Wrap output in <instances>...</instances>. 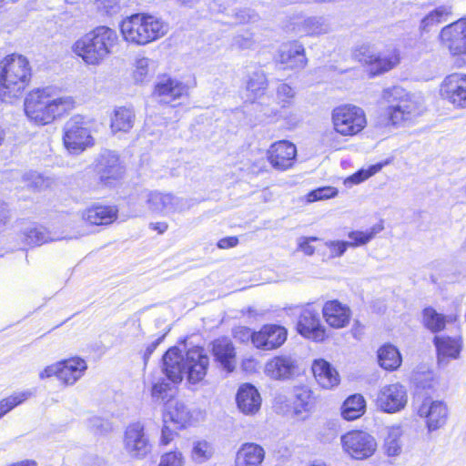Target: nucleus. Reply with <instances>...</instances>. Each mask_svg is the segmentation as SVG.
Masks as SVG:
<instances>
[{
    "label": "nucleus",
    "mask_w": 466,
    "mask_h": 466,
    "mask_svg": "<svg viewBox=\"0 0 466 466\" xmlns=\"http://www.w3.org/2000/svg\"><path fill=\"white\" fill-rule=\"evenodd\" d=\"M209 358L203 348L188 350L184 358L178 348H170L163 356V371L173 383H180L187 373V381L197 384L207 375Z\"/></svg>",
    "instance_id": "nucleus-1"
},
{
    "label": "nucleus",
    "mask_w": 466,
    "mask_h": 466,
    "mask_svg": "<svg viewBox=\"0 0 466 466\" xmlns=\"http://www.w3.org/2000/svg\"><path fill=\"white\" fill-rule=\"evenodd\" d=\"M75 100L69 96H57L52 87L31 91L25 99V112L36 125L45 126L72 110Z\"/></svg>",
    "instance_id": "nucleus-2"
},
{
    "label": "nucleus",
    "mask_w": 466,
    "mask_h": 466,
    "mask_svg": "<svg viewBox=\"0 0 466 466\" xmlns=\"http://www.w3.org/2000/svg\"><path fill=\"white\" fill-rule=\"evenodd\" d=\"M31 78L29 61L12 54L0 61V99L11 103L20 97Z\"/></svg>",
    "instance_id": "nucleus-3"
},
{
    "label": "nucleus",
    "mask_w": 466,
    "mask_h": 466,
    "mask_svg": "<svg viewBox=\"0 0 466 466\" xmlns=\"http://www.w3.org/2000/svg\"><path fill=\"white\" fill-rule=\"evenodd\" d=\"M117 41L115 30L101 25L76 41L72 49L87 65L97 66L112 53Z\"/></svg>",
    "instance_id": "nucleus-4"
},
{
    "label": "nucleus",
    "mask_w": 466,
    "mask_h": 466,
    "mask_svg": "<svg viewBox=\"0 0 466 466\" xmlns=\"http://www.w3.org/2000/svg\"><path fill=\"white\" fill-rule=\"evenodd\" d=\"M124 39L131 44L145 46L163 37L167 25L158 16L148 13H137L125 18L120 25Z\"/></svg>",
    "instance_id": "nucleus-5"
},
{
    "label": "nucleus",
    "mask_w": 466,
    "mask_h": 466,
    "mask_svg": "<svg viewBox=\"0 0 466 466\" xmlns=\"http://www.w3.org/2000/svg\"><path fill=\"white\" fill-rule=\"evenodd\" d=\"M381 98L387 104L385 116L393 126L410 122L421 114L420 106L414 96L400 86L383 89Z\"/></svg>",
    "instance_id": "nucleus-6"
},
{
    "label": "nucleus",
    "mask_w": 466,
    "mask_h": 466,
    "mask_svg": "<svg viewBox=\"0 0 466 466\" xmlns=\"http://www.w3.org/2000/svg\"><path fill=\"white\" fill-rule=\"evenodd\" d=\"M354 56L360 62L369 65L373 75L386 73L396 67L400 61V52L393 46L376 52L371 46L363 45L355 50Z\"/></svg>",
    "instance_id": "nucleus-7"
},
{
    "label": "nucleus",
    "mask_w": 466,
    "mask_h": 466,
    "mask_svg": "<svg viewBox=\"0 0 466 466\" xmlns=\"http://www.w3.org/2000/svg\"><path fill=\"white\" fill-rule=\"evenodd\" d=\"M63 131V143L70 154L79 155L94 145L88 124L81 116L71 117Z\"/></svg>",
    "instance_id": "nucleus-8"
},
{
    "label": "nucleus",
    "mask_w": 466,
    "mask_h": 466,
    "mask_svg": "<svg viewBox=\"0 0 466 466\" xmlns=\"http://www.w3.org/2000/svg\"><path fill=\"white\" fill-rule=\"evenodd\" d=\"M331 119L334 130L341 136H355L364 129L367 124L362 108L346 105L333 109Z\"/></svg>",
    "instance_id": "nucleus-9"
},
{
    "label": "nucleus",
    "mask_w": 466,
    "mask_h": 466,
    "mask_svg": "<svg viewBox=\"0 0 466 466\" xmlns=\"http://www.w3.org/2000/svg\"><path fill=\"white\" fill-rule=\"evenodd\" d=\"M343 451L354 460L371 457L377 450V441L370 433L363 431H351L340 437Z\"/></svg>",
    "instance_id": "nucleus-10"
},
{
    "label": "nucleus",
    "mask_w": 466,
    "mask_h": 466,
    "mask_svg": "<svg viewBox=\"0 0 466 466\" xmlns=\"http://www.w3.org/2000/svg\"><path fill=\"white\" fill-rule=\"evenodd\" d=\"M96 170L99 182L106 187H116L123 178L125 167L116 153L105 150L96 159Z\"/></svg>",
    "instance_id": "nucleus-11"
},
{
    "label": "nucleus",
    "mask_w": 466,
    "mask_h": 466,
    "mask_svg": "<svg viewBox=\"0 0 466 466\" xmlns=\"http://www.w3.org/2000/svg\"><path fill=\"white\" fill-rule=\"evenodd\" d=\"M375 402L377 408L383 412H399L408 402L406 389L400 383L385 385L379 390Z\"/></svg>",
    "instance_id": "nucleus-12"
},
{
    "label": "nucleus",
    "mask_w": 466,
    "mask_h": 466,
    "mask_svg": "<svg viewBox=\"0 0 466 466\" xmlns=\"http://www.w3.org/2000/svg\"><path fill=\"white\" fill-rule=\"evenodd\" d=\"M441 96L458 108H466V74L447 76L440 86Z\"/></svg>",
    "instance_id": "nucleus-13"
},
{
    "label": "nucleus",
    "mask_w": 466,
    "mask_h": 466,
    "mask_svg": "<svg viewBox=\"0 0 466 466\" xmlns=\"http://www.w3.org/2000/svg\"><path fill=\"white\" fill-rule=\"evenodd\" d=\"M264 373L275 380H289L300 373L298 360L291 355H279L268 360Z\"/></svg>",
    "instance_id": "nucleus-14"
},
{
    "label": "nucleus",
    "mask_w": 466,
    "mask_h": 466,
    "mask_svg": "<svg viewBox=\"0 0 466 466\" xmlns=\"http://www.w3.org/2000/svg\"><path fill=\"white\" fill-rule=\"evenodd\" d=\"M298 330L305 338L315 341H323L326 337L325 328L320 322L319 309L308 304L300 311Z\"/></svg>",
    "instance_id": "nucleus-15"
},
{
    "label": "nucleus",
    "mask_w": 466,
    "mask_h": 466,
    "mask_svg": "<svg viewBox=\"0 0 466 466\" xmlns=\"http://www.w3.org/2000/svg\"><path fill=\"white\" fill-rule=\"evenodd\" d=\"M417 414L425 419L426 427L431 432L446 424L449 410L443 401L425 399L417 408Z\"/></svg>",
    "instance_id": "nucleus-16"
},
{
    "label": "nucleus",
    "mask_w": 466,
    "mask_h": 466,
    "mask_svg": "<svg viewBox=\"0 0 466 466\" xmlns=\"http://www.w3.org/2000/svg\"><path fill=\"white\" fill-rule=\"evenodd\" d=\"M440 38L452 56L466 55V20L460 19L443 27Z\"/></svg>",
    "instance_id": "nucleus-17"
},
{
    "label": "nucleus",
    "mask_w": 466,
    "mask_h": 466,
    "mask_svg": "<svg viewBox=\"0 0 466 466\" xmlns=\"http://www.w3.org/2000/svg\"><path fill=\"white\" fill-rule=\"evenodd\" d=\"M253 345L262 350L279 348L287 339V330L279 325H264L258 331L251 333Z\"/></svg>",
    "instance_id": "nucleus-18"
},
{
    "label": "nucleus",
    "mask_w": 466,
    "mask_h": 466,
    "mask_svg": "<svg viewBox=\"0 0 466 466\" xmlns=\"http://www.w3.org/2000/svg\"><path fill=\"white\" fill-rule=\"evenodd\" d=\"M146 203L150 211L163 215L181 212L187 208L182 198L158 191L147 192L146 194Z\"/></svg>",
    "instance_id": "nucleus-19"
},
{
    "label": "nucleus",
    "mask_w": 466,
    "mask_h": 466,
    "mask_svg": "<svg viewBox=\"0 0 466 466\" xmlns=\"http://www.w3.org/2000/svg\"><path fill=\"white\" fill-rule=\"evenodd\" d=\"M125 449L132 456L145 457L150 451V445L144 433V427L140 423L129 425L125 432Z\"/></svg>",
    "instance_id": "nucleus-20"
},
{
    "label": "nucleus",
    "mask_w": 466,
    "mask_h": 466,
    "mask_svg": "<svg viewBox=\"0 0 466 466\" xmlns=\"http://www.w3.org/2000/svg\"><path fill=\"white\" fill-rule=\"evenodd\" d=\"M188 88L181 81L169 76L160 77L154 89V95L159 102L170 104L183 96L187 95Z\"/></svg>",
    "instance_id": "nucleus-21"
},
{
    "label": "nucleus",
    "mask_w": 466,
    "mask_h": 466,
    "mask_svg": "<svg viewBox=\"0 0 466 466\" xmlns=\"http://www.w3.org/2000/svg\"><path fill=\"white\" fill-rule=\"evenodd\" d=\"M297 149L292 143L282 140L274 143L268 150V160L277 169L286 170L292 167Z\"/></svg>",
    "instance_id": "nucleus-22"
},
{
    "label": "nucleus",
    "mask_w": 466,
    "mask_h": 466,
    "mask_svg": "<svg viewBox=\"0 0 466 466\" xmlns=\"http://www.w3.org/2000/svg\"><path fill=\"white\" fill-rule=\"evenodd\" d=\"M238 410L245 415L256 414L261 407V397L253 385L245 383L238 388L236 396Z\"/></svg>",
    "instance_id": "nucleus-23"
},
{
    "label": "nucleus",
    "mask_w": 466,
    "mask_h": 466,
    "mask_svg": "<svg viewBox=\"0 0 466 466\" xmlns=\"http://www.w3.org/2000/svg\"><path fill=\"white\" fill-rule=\"evenodd\" d=\"M434 344L438 354V363L445 366L451 360L460 356L462 341L460 336L451 338L447 336H435Z\"/></svg>",
    "instance_id": "nucleus-24"
},
{
    "label": "nucleus",
    "mask_w": 466,
    "mask_h": 466,
    "mask_svg": "<svg viewBox=\"0 0 466 466\" xmlns=\"http://www.w3.org/2000/svg\"><path fill=\"white\" fill-rule=\"evenodd\" d=\"M322 313L326 322L335 329L345 327L350 319L349 307L338 300L327 301L322 308Z\"/></svg>",
    "instance_id": "nucleus-25"
},
{
    "label": "nucleus",
    "mask_w": 466,
    "mask_h": 466,
    "mask_svg": "<svg viewBox=\"0 0 466 466\" xmlns=\"http://www.w3.org/2000/svg\"><path fill=\"white\" fill-rule=\"evenodd\" d=\"M265 450L254 442L243 443L238 450L234 466H262Z\"/></svg>",
    "instance_id": "nucleus-26"
},
{
    "label": "nucleus",
    "mask_w": 466,
    "mask_h": 466,
    "mask_svg": "<svg viewBox=\"0 0 466 466\" xmlns=\"http://www.w3.org/2000/svg\"><path fill=\"white\" fill-rule=\"evenodd\" d=\"M118 215L116 206H93L82 213L84 221L96 226H106L112 224Z\"/></svg>",
    "instance_id": "nucleus-27"
},
{
    "label": "nucleus",
    "mask_w": 466,
    "mask_h": 466,
    "mask_svg": "<svg viewBox=\"0 0 466 466\" xmlns=\"http://www.w3.org/2000/svg\"><path fill=\"white\" fill-rule=\"evenodd\" d=\"M59 380L66 385L75 384L87 369L86 362L80 358L59 361Z\"/></svg>",
    "instance_id": "nucleus-28"
},
{
    "label": "nucleus",
    "mask_w": 466,
    "mask_h": 466,
    "mask_svg": "<svg viewBox=\"0 0 466 466\" xmlns=\"http://www.w3.org/2000/svg\"><path fill=\"white\" fill-rule=\"evenodd\" d=\"M279 62L287 68H303L307 63L303 46L297 42L284 45L279 51Z\"/></svg>",
    "instance_id": "nucleus-29"
},
{
    "label": "nucleus",
    "mask_w": 466,
    "mask_h": 466,
    "mask_svg": "<svg viewBox=\"0 0 466 466\" xmlns=\"http://www.w3.org/2000/svg\"><path fill=\"white\" fill-rule=\"evenodd\" d=\"M212 352L220 366L230 372L235 368V349L230 339L220 338L213 341Z\"/></svg>",
    "instance_id": "nucleus-30"
},
{
    "label": "nucleus",
    "mask_w": 466,
    "mask_h": 466,
    "mask_svg": "<svg viewBox=\"0 0 466 466\" xmlns=\"http://www.w3.org/2000/svg\"><path fill=\"white\" fill-rule=\"evenodd\" d=\"M190 420V413L185 404L177 400H169L163 413L165 424L172 422L177 429L184 428Z\"/></svg>",
    "instance_id": "nucleus-31"
},
{
    "label": "nucleus",
    "mask_w": 466,
    "mask_h": 466,
    "mask_svg": "<svg viewBox=\"0 0 466 466\" xmlns=\"http://www.w3.org/2000/svg\"><path fill=\"white\" fill-rule=\"evenodd\" d=\"M316 400L312 390L307 386H295L292 393V406L297 416L309 414L315 408Z\"/></svg>",
    "instance_id": "nucleus-32"
},
{
    "label": "nucleus",
    "mask_w": 466,
    "mask_h": 466,
    "mask_svg": "<svg viewBox=\"0 0 466 466\" xmlns=\"http://www.w3.org/2000/svg\"><path fill=\"white\" fill-rule=\"evenodd\" d=\"M312 372L318 383L324 389H331L339 382L337 370L322 359L314 360Z\"/></svg>",
    "instance_id": "nucleus-33"
},
{
    "label": "nucleus",
    "mask_w": 466,
    "mask_h": 466,
    "mask_svg": "<svg viewBox=\"0 0 466 466\" xmlns=\"http://www.w3.org/2000/svg\"><path fill=\"white\" fill-rule=\"evenodd\" d=\"M135 114L132 109L121 106L114 110L110 127L112 132H128L134 126Z\"/></svg>",
    "instance_id": "nucleus-34"
},
{
    "label": "nucleus",
    "mask_w": 466,
    "mask_h": 466,
    "mask_svg": "<svg viewBox=\"0 0 466 466\" xmlns=\"http://www.w3.org/2000/svg\"><path fill=\"white\" fill-rule=\"evenodd\" d=\"M378 360L380 366L386 370H395L402 362L399 350L391 344H385L379 349Z\"/></svg>",
    "instance_id": "nucleus-35"
},
{
    "label": "nucleus",
    "mask_w": 466,
    "mask_h": 466,
    "mask_svg": "<svg viewBox=\"0 0 466 466\" xmlns=\"http://www.w3.org/2000/svg\"><path fill=\"white\" fill-rule=\"evenodd\" d=\"M403 429L400 425H394L387 429L384 441V449L389 456H398L402 450L401 437Z\"/></svg>",
    "instance_id": "nucleus-36"
},
{
    "label": "nucleus",
    "mask_w": 466,
    "mask_h": 466,
    "mask_svg": "<svg viewBox=\"0 0 466 466\" xmlns=\"http://www.w3.org/2000/svg\"><path fill=\"white\" fill-rule=\"evenodd\" d=\"M365 400L360 394L349 397L343 403L341 415L347 420H353L364 413Z\"/></svg>",
    "instance_id": "nucleus-37"
},
{
    "label": "nucleus",
    "mask_w": 466,
    "mask_h": 466,
    "mask_svg": "<svg viewBox=\"0 0 466 466\" xmlns=\"http://www.w3.org/2000/svg\"><path fill=\"white\" fill-rule=\"evenodd\" d=\"M155 73V63L148 57H137L134 64L133 78L137 83L148 80Z\"/></svg>",
    "instance_id": "nucleus-38"
},
{
    "label": "nucleus",
    "mask_w": 466,
    "mask_h": 466,
    "mask_svg": "<svg viewBox=\"0 0 466 466\" xmlns=\"http://www.w3.org/2000/svg\"><path fill=\"white\" fill-rule=\"evenodd\" d=\"M451 15V7L441 5L430 12L420 22V28L422 31H430L431 27L440 23L446 22Z\"/></svg>",
    "instance_id": "nucleus-39"
},
{
    "label": "nucleus",
    "mask_w": 466,
    "mask_h": 466,
    "mask_svg": "<svg viewBox=\"0 0 466 466\" xmlns=\"http://www.w3.org/2000/svg\"><path fill=\"white\" fill-rule=\"evenodd\" d=\"M299 30L308 35L326 34L329 31V25L323 17L312 16L306 18Z\"/></svg>",
    "instance_id": "nucleus-40"
},
{
    "label": "nucleus",
    "mask_w": 466,
    "mask_h": 466,
    "mask_svg": "<svg viewBox=\"0 0 466 466\" xmlns=\"http://www.w3.org/2000/svg\"><path fill=\"white\" fill-rule=\"evenodd\" d=\"M268 87V79L262 70L254 71L247 81V90L256 98L260 96Z\"/></svg>",
    "instance_id": "nucleus-41"
},
{
    "label": "nucleus",
    "mask_w": 466,
    "mask_h": 466,
    "mask_svg": "<svg viewBox=\"0 0 466 466\" xmlns=\"http://www.w3.org/2000/svg\"><path fill=\"white\" fill-rule=\"evenodd\" d=\"M33 395L30 390L15 392L12 395L0 400V418L20 405Z\"/></svg>",
    "instance_id": "nucleus-42"
},
{
    "label": "nucleus",
    "mask_w": 466,
    "mask_h": 466,
    "mask_svg": "<svg viewBox=\"0 0 466 466\" xmlns=\"http://www.w3.org/2000/svg\"><path fill=\"white\" fill-rule=\"evenodd\" d=\"M50 239L49 233L42 227H32L23 232V240L29 246H39Z\"/></svg>",
    "instance_id": "nucleus-43"
},
{
    "label": "nucleus",
    "mask_w": 466,
    "mask_h": 466,
    "mask_svg": "<svg viewBox=\"0 0 466 466\" xmlns=\"http://www.w3.org/2000/svg\"><path fill=\"white\" fill-rule=\"evenodd\" d=\"M423 323L431 332H438L445 327L446 318L433 308H426L423 310Z\"/></svg>",
    "instance_id": "nucleus-44"
},
{
    "label": "nucleus",
    "mask_w": 466,
    "mask_h": 466,
    "mask_svg": "<svg viewBox=\"0 0 466 466\" xmlns=\"http://www.w3.org/2000/svg\"><path fill=\"white\" fill-rule=\"evenodd\" d=\"M381 230V228L372 227L366 231L352 230L349 232L348 237L350 241H348L350 248H356L368 244L375 236Z\"/></svg>",
    "instance_id": "nucleus-45"
},
{
    "label": "nucleus",
    "mask_w": 466,
    "mask_h": 466,
    "mask_svg": "<svg viewBox=\"0 0 466 466\" xmlns=\"http://www.w3.org/2000/svg\"><path fill=\"white\" fill-rule=\"evenodd\" d=\"M214 453L213 447L206 441H198L193 443L191 459L196 463H203L209 460Z\"/></svg>",
    "instance_id": "nucleus-46"
},
{
    "label": "nucleus",
    "mask_w": 466,
    "mask_h": 466,
    "mask_svg": "<svg viewBox=\"0 0 466 466\" xmlns=\"http://www.w3.org/2000/svg\"><path fill=\"white\" fill-rule=\"evenodd\" d=\"M176 394V388L161 380L153 384L151 389L152 399L156 401L172 400Z\"/></svg>",
    "instance_id": "nucleus-47"
},
{
    "label": "nucleus",
    "mask_w": 466,
    "mask_h": 466,
    "mask_svg": "<svg viewBox=\"0 0 466 466\" xmlns=\"http://www.w3.org/2000/svg\"><path fill=\"white\" fill-rule=\"evenodd\" d=\"M381 167L382 166L380 164H376V165H372V166L369 167L366 169L361 168L359 171H357L356 173H354L352 176L347 177L345 180V184L346 185L360 184V183L365 181L366 179H368L369 177H370L371 176H373L374 174H376L377 172H379L381 169Z\"/></svg>",
    "instance_id": "nucleus-48"
},
{
    "label": "nucleus",
    "mask_w": 466,
    "mask_h": 466,
    "mask_svg": "<svg viewBox=\"0 0 466 466\" xmlns=\"http://www.w3.org/2000/svg\"><path fill=\"white\" fill-rule=\"evenodd\" d=\"M295 97L294 89L286 83H281L277 87V99L282 108L288 107L292 104Z\"/></svg>",
    "instance_id": "nucleus-49"
},
{
    "label": "nucleus",
    "mask_w": 466,
    "mask_h": 466,
    "mask_svg": "<svg viewBox=\"0 0 466 466\" xmlns=\"http://www.w3.org/2000/svg\"><path fill=\"white\" fill-rule=\"evenodd\" d=\"M338 191L332 187H319L307 194L306 198L309 203L333 198L337 195Z\"/></svg>",
    "instance_id": "nucleus-50"
},
{
    "label": "nucleus",
    "mask_w": 466,
    "mask_h": 466,
    "mask_svg": "<svg viewBox=\"0 0 466 466\" xmlns=\"http://www.w3.org/2000/svg\"><path fill=\"white\" fill-rule=\"evenodd\" d=\"M87 428L96 434H102L111 431V424L100 417L92 416L87 420Z\"/></svg>",
    "instance_id": "nucleus-51"
},
{
    "label": "nucleus",
    "mask_w": 466,
    "mask_h": 466,
    "mask_svg": "<svg viewBox=\"0 0 466 466\" xmlns=\"http://www.w3.org/2000/svg\"><path fill=\"white\" fill-rule=\"evenodd\" d=\"M185 458L181 451H173L161 456L158 466H184Z\"/></svg>",
    "instance_id": "nucleus-52"
},
{
    "label": "nucleus",
    "mask_w": 466,
    "mask_h": 466,
    "mask_svg": "<svg viewBox=\"0 0 466 466\" xmlns=\"http://www.w3.org/2000/svg\"><path fill=\"white\" fill-rule=\"evenodd\" d=\"M325 246L329 250L330 258H339L344 255L350 244L348 241L343 240H328L325 242Z\"/></svg>",
    "instance_id": "nucleus-53"
},
{
    "label": "nucleus",
    "mask_w": 466,
    "mask_h": 466,
    "mask_svg": "<svg viewBox=\"0 0 466 466\" xmlns=\"http://www.w3.org/2000/svg\"><path fill=\"white\" fill-rule=\"evenodd\" d=\"M319 240L316 237H301L298 239V250L303 252L306 256H312L315 252V247L311 242Z\"/></svg>",
    "instance_id": "nucleus-54"
},
{
    "label": "nucleus",
    "mask_w": 466,
    "mask_h": 466,
    "mask_svg": "<svg viewBox=\"0 0 466 466\" xmlns=\"http://www.w3.org/2000/svg\"><path fill=\"white\" fill-rule=\"evenodd\" d=\"M254 44V40L251 35H236L233 39V46L241 48V49H248L250 48Z\"/></svg>",
    "instance_id": "nucleus-55"
},
{
    "label": "nucleus",
    "mask_w": 466,
    "mask_h": 466,
    "mask_svg": "<svg viewBox=\"0 0 466 466\" xmlns=\"http://www.w3.org/2000/svg\"><path fill=\"white\" fill-rule=\"evenodd\" d=\"M59 362L54 363L46 367L40 373L39 378L44 380L52 376H56L59 379Z\"/></svg>",
    "instance_id": "nucleus-56"
},
{
    "label": "nucleus",
    "mask_w": 466,
    "mask_h": 466,
    "mask_svg": "<svg viewBox=\"0 0 466 466\" xmlns=\"http://www.w3.org/2000/svg\"><path fill=\"white\" fill-rule=\"evenodd\" d=\"M257 15L250 10H240L236 14V23L243 24L252 21Z\"/></svg>",
    "instance_id": "nucleus-57"
},
{
    "label": "nucleus",
    "mask_w": 466,
    "mask_h": 466,
    "mask_svg": "<svg viewBox=\"0 0 466 466\" xmlns=\"http://www.w3.org/2000/svg\"><path fill=\"white\" fill-rule=\"evenodd\" d=\"M238 244V238L237 237H227L223 238L218 242V247L221 249L234 248Z\"/></svg>",
    "instance_id": "nucleus-58"
},
{
    "label": "nucleus",
    "mask_w": 466,
    "mask_h": 466,
    "mask_svg": "<svg viewBox=\"0 0 466 466\" xmlns=\"http://www.w3.org/2000/svg\"><path fill=\"white\" fill-rule=\"evenodd\" d=\"M175 431L170 430L169 427L164 423L161 431V439L160 443L163 445H167L174 439Z\"/></svg>",
    "instance_id": "nucleus-59"
},
{
    "label": "nucleus",
    "mask_w": 466,
    "mask_h": 466,
    "mask_svg": "<svg viewBox=\"0 0 466 466\" xmlns=\"http://www.w3.org/2000/svg\"><path fill=\"white\" fill-rule=\"evenodd\" d=\"M10 218L9 209L7 205L0 201V225H5Z\"/></svg>",
    "instance_id": "nucleus-60"
},
{
    "label": "nucleus",
    "mask_w": 466,
    "mask_h": 466,
    "mask_svg": "<svg viewBox=\"0 0 466 466\" xmlns=\"http://www.w3.org/2000/svg\"><path fill=\"white\" fill-rule=\"evenodd\" d=\"M162 339L163 338H159L147 346V348L146 349V351L144 353V356H143L145 363H147V360L149 359L151 354L154 352V350L157 349V347L159 345Z\"/></svg>",
    "instance_id": "nucleus-61"
},
{
    "label": "nucleus",
    "mask_w": 466,
    "mask_h": 466,
    "mask_svg": "<svg viewBox=\"0 0 466 466\" xmlns=\"http://www.w3.org/2000/svg\"><path fill=\"white\" fill-rule=\"evenodd\" d=\"M149 227L153 230L157 231L159 234H163L164 232L167 231L168 225L166 222H156L150 223Z\"/></svg>",
    "instance_id": "nucleus-62"
},
{
    "label": "nucleus",
    "mask_w": 466,
    "mask_h": 466,
    "mask_svg": "<svg viewBox=\"0 0 466 466\" xmlns=\"http://www.w3.org/2000/svg\"><path fill=\"white\" fill-rule=\"evenodd\" d=\"M289 116L291 118L289 123H291L292 125H297L301 120V117L297 110L289 112Z\"/></svg>",
    "instance_id": "nucleus-63"
},
{
    "label": "nucleus",
    "mask_w": 466,
    "mask_h": 466,
    "mask_svg": "<svg viewBox=\"0 0 466 466\" xmlns=\"http://www.w3.org/2000/svg\"><path fill=\"white\" fill-rule=\"evenodd\" d=\"M177 2L180 3L181 5L192 6L195 5L198 0H176Z\"/></svg>",
    "instance_id": "nucleus-64"
}]
</instances>
